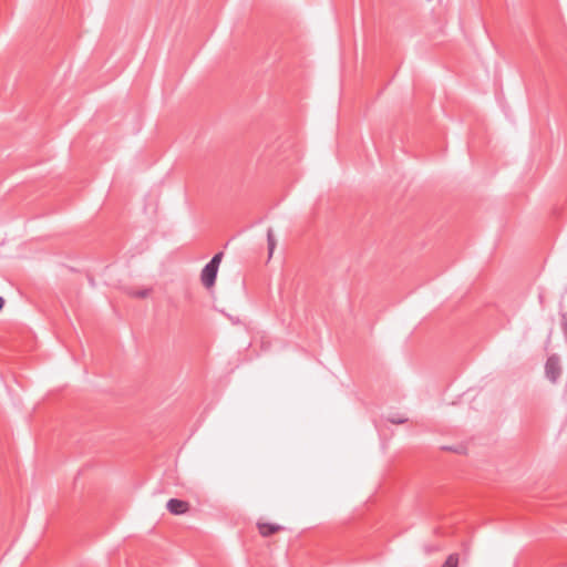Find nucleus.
Returning a JSON list of instances; mask_svg holds the SVG:
<instances>
[{
  "mask_svg": "<svg viewBox=\"0 0 567 567\" xmlns=\"http://www.w3.org/2000/svg\"><path fill=\"white\" fill-rule=\"evenodd\" d=\"M223 256V252H217L216 255H214L210 261L203 268L200 274V281L205 288L209 289L214 287Z\"/></svg>",
  "mask_w": 567,
  "mask_h": 567,
  "instance_id": "1",
  "label": "nucleus"
},
{
  "mask_svg": "<svg viewBox=\"0 0 567 567\" xmlns=\"http://www.w3.org/2000/svg\"><path fill=\"white\" fill-rule=\"evenodd\" d=\"M545 372L546 377L551 381L555 382L561 372L559 358L557 355H550L548 357L546 364H545Z\"/></svg>",
  "mask_w": 567,
  "mask_h": 567,
  "instance_id": "2",
  "label": "nucleus"
},
{
  "mask_svg": "<svg viewBox=\"0 0 567 567\" xmlns=\"http://www.w3.org/2000/svg\"><path fill=\"white\" fill-rule=\"evenodd\" d=\"M166 508L173 515H182L189 511V504L182 499L171 498L166 504Z\"/></svg>",
  "mask_w": 567,
  "mask_h": 567,
  "instance_id": "3",
  "label": "nucleus"
},
{
  "mask_svg": "<svg viewBox=\"0 0 567 567\" xmlns=\"http://www.w3.org/2000/svg\"><path fill=\"white\" fill-rule=\"evenodd\" d=\"M281 529H284V527L280 525H277V524H270V523H259L258 524L259 534L264 537H268Z\"/></svg>",
  "mask_w": 567,
  "mask_h": 567,
  "instance_id": "4",
  "label": "nucleus"
},
{
  "mask_svg": "<svg viewBox=\"0 0 567 567\" xmlns=\"http://www.w3.org/2000/svg\"><path fill=\"white\" fill-rule=\"evenodd\" d=\"M267 241H268L269 257H271L274 249L276 247V240H275L274 233H272L271 228H269L267 231Z\"/></svg>",
  "mask_w": 567,
  "mask_h": 567,
  "instance_id": "5",
  "label": "nucleus"
},
{
  "mask_svg": "<svg viewBox=\"0 0 567 567\" xmlns=\"http://www.w3.org/2000/svg\"><path fill=\"white\" fill-rule=\"evenodd\" d=\"M442 567H458V554H451Z\"/></svg>",
  "mask_w": 567,
  "mask_h": 567,
  "instance_id": "6",
  "label": "nucleus"
},
{
  "mask_svg": "<svg viewBox=\"0 0 567 567\" xmlns=\"http://www.w3.org/2000/svg\"><path fill=\"white\" fill-rule=\"evenodd\" d=\"M561 330H563L565 337L567 338V316L566 315H563V317H561Z\"/></svg>",
  "mask_w": 567,
  "mask_h": 567,
  "instance_id": "7",
  "label": "nucleus"
},
{
  "mask_svg": "<svg viewBox=\"0 0 567 567\" xmlns=\"http://www.w3.org/2000/svg\"><path fill=\"white\" fill-rule=\"evenodd\" d=\"M389 420L393 424H402V423H405L408 421L406 417H390Z\"/></svg>",
  "mask_w": 567,
  "mask_h": 567,
  "instance_id": "8",
  "label": "nucleus"
},
{
  "mask_svg": "<svg viewBox=\"0 0 567 567\" xmlns=\"http://www.w3.org/2000/svg\"><path fill=\"white\" fill-rule=\"evenodd\" d=\"M424 549H425L426 554H431V553L441 550V547L440 546H425Z\"/></svg>",
  "mask_w": 567,
  "mask_h": 567,
  "instance_id": "9",
  "label": "nucleus"
},
{
  "mask_svg": "<svg viewBox=\"0 0 567 567\" xmlns=\"http://www.w3.org/2000/svg\"><path fill=\"white\" fill-rule=\"evenodd\" d=\"M136 296L140 297V298H144V297L147 296V291L146 290L145 291H140V292L136 293Z\"/></svg>",
  "mask_w": 567,
  "mask_h": 567,
  "instance_id": "10",
  "label": "nucleus"
},
{
  "mask_svg": "<svg viewBox=\"0 0 567 567\" xmlns=\"http://www.w3.org/2000/svg\"><path fill=\"white\" fill-rule=\"evenodd\" d=\"M4 306V299L2 297H0V310L3 308Z\"/></svg>",
  "mask_w": 567,
  "mask_h": 567,
  "instance_id": "11",
  "label": "nucleus"
}]
</instances>
